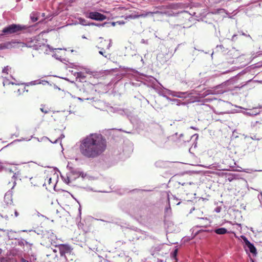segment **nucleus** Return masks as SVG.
Returning <instances> with one entry per match:
<instances>
[{
  "instance_id": "4468645a",
  "label": "nucleus",
  "mask_w": 262,
  "mask_h": 262,
  "mask_svg": "<svg viewBox=\"0 0 262 262\" xmlns=\"http://www.w3.org/2000/svg\"><path fill=\"white\" fill-rule=\"evenodd\" d=\"M214 232L217 234H225L227 233V230L225 228H220L215 229Z\"/></svg>"
},
{
  "instance_id": "aec40b11",
  "label": "nucleus",
  "mask_w": 262,
  "mask_h": 262,
  "mask_svg": "<svg viewBox=\"0 0 262 262\" xmlns=\"http://www.w3.org/2000/svg\"><path fill=\"white\" fill-rule=\"evenodd\" d=\"M99 54H100L101 55H102V56H103L104 57H105V58H107L108 55H109L110 54H106V51H104V50H100L99 51Z\"/></svg>"
},
{
  "instance_id": "7ed1b4c3",
  "label": "nucleus",
  "mask_w": 262,
  "mask_h": 262,
  "mask_svg": "<svg viewBox=\"0 0 262 262\" xmlns=\"http://www.w3.org/2000/svg\"><path fill=\"white\" fill-rule=\"evenodd\" d=\"M29 28V27L26 25L13 24L4 28L2 30V32L5 35L18 34L27 30Z\"/></svg>"
},
{
  "instance_id": "f3484780",
  "label": "nucleus",
  "mask_w": 262,
  "mask_h": 262,
  "mask_svg": "<svg viewBox=\"0 0 262 262\" xmlns=\"http://www.w3.org/2000/svg\"><path fill=\"white\" fill-rule=\"evenodd\" d=\"M78 20H79V23L82 25L86 26V25H90V24L88 23L87 20L84 18L80 17V18H78Z\"/></svg>"
},
{
  "instance_id": "39448f33",
  "label": "nucleus",
  "mask_w": 262,
  "mask_h": 262,
  "mask_svg": "<svg viewBox=\"0 0 262 262\" xmlns=\"http://www.w3.org/2000/svg\"><path fill=\"white\" fill-rule=\"evenodd\" d=\"M1 216L6 219H9L13 216V206H5V204L2 205Z\"/></svg>"
},
{
  "instance_id": "0eeeda50",
  "label": "nucleus",
  "mask_w": 262,
  "mask_h": 262,
  "mask_svg": "<svg viewBox=\"0 0 262 262\" xmlns=\"http://www.w3.org/2000/svg\"><path fill=\"white\" fill-rule=\"evenodd\" d=\"M86 17L95 20L102 21L106 18V16L98 12H91L86 15Z\"/></svg>"
},
{
  "instance_id": "2eb2a0df",
  "label": "nucleus",
  "mask_w": 262,
  "mask_h": 262,
  "mask_svg": "<svg viewBox=\"0 0 262 262\" xmlns=\"http://www.w3.org/2000/svg\"><path fill=\"white\" fill-rule=\"evenodd\" d=\"M247 246L249 248V250L251 253L254 255H255L257 253L256 248L254 247L253 244L250 243L248 245H247Z\"/></svg>"
},
{
  "instance_id": "f8f14e48",
  "label": "nucleus",
  "mask_w": 262,
  "mask_h": 262,
  "mask_svg": "<svg viewBox=\"0 0 262 262\" xmlns=\"http://www.w3.org/2000/svg\"><path fill=\"white\" fill-rule=\"evenodd\" d=\"M40 110L44 114H49L52 112L51 108L46 105H41Z\"/></svg>"
},
{
  "instance_id": "9d476101",
  "label": "nucleus",
  "mask_w": 262,
  "mask_h": 262,
  "mask_svg": "<svg viewBox=\"0 0 262 262\" xmlns=\"http://www.w3.org/2000/svg\"><path fill=\"white\" fill-rule=\"evenodd\" d=\"M4 202V203L3 204H5V206H13L12 194L11 193L7 192L5 194Z\"/></svg>"
},
{
  "instance_id": "9b49d317",
  "label": "nucleus",
  "mask_w": 262,
  "mask_h": 262,
  "mask_svg": "<svg viewBox=\"0 0 262 262\" xmlns=\"http://www.w3.org/2000/svg\"><path fill=\"white\" fill-rule=\"evenodd\" d=\"M31 183L34 186H40L43 185V179L38 177H35L30 179Z\"/></svg>"
},
{
  "instance_id": "1a4fd4ad",
  "label": "nucleus",
  "mask_w": 262,
  "mask_h": 262,
  "mask_svg": "<svg viewBox=\"0 0 262 262\" xmlns=\"http://www.w3.org/2000/svg\"><path fill=\"white\" fill-rule=\"evenodd\" d=\"M44 44L36 38H33L29 42H28V46L33 48L35 50H38Z\"/></svg>"
},
{
  "instance_id": "6e6552de",
  "label": "nucleus",
  "mask_w": 262,
  "mask_h": 262,
  "mask_svg": "<svg viewBox=\"0 0 262 262\" xmlns=\"http://www.w3.org/2000/svg\"><path fill=\"white\" fill-rule=\"evenodd\" d=\"M59 251L60 256H65L66 254L70 253L72 249L68 245L61 244L59 246Z\"/></svg>"
},
{
  "instance_id": "f257e3e1",
  "label": "nucleus",
  "mask_w": 262,
  "mask_h": 262,
  "mask_svg": "<svg viewBox=\"0 0 262 262\" xmlns=\"http://www.w3.org/2000/svg\"><path fill=\"white\" fill-rule=\"evenodd\" d=\"M107 146V142L104 136L99 133H92L81 141L79 150L84 157L94 159L102 155Z\"/></svg>"
},
{
  "instance_id": "412c9836",
  "label": "nucleus",
  "mask_w": 262,
  "mask_h": 262,
  "mask_svg": "<svg viewBox=\"0 0 262 262\" xmlns=\"http://www.w3.org/2000/svg\"><path fill=\"white\" fill-rule=\"evenodd\" d=\"M241 237L243 239L246 246L250 243V242L248 240L246 236L242 235L241 236Z\"/></svg>"
},
{
  "instance_id": "5701e85b",
  "label": "nucleus",
  "mask_w": 262,
  "mask_h": 262,
  "mask_svg": "<svg viewBox=\"0 0 262 262\" xmlns=\"http://www.w3.org/2000/svg\"><path fill=\"white\" fill-rule=\"evenodd\" d=\"M13 213H14V214H15V217L18 216V215H19V214H18V212H17L15 209H14V212H13Z\"/></svg>"
},
{
  "instance_id": "423d86ee",
  "label": "nucleus",
  "mask_w": 262,
  "mask_h": 262,
  "mask_svg": "<svg viewBox=\"0 0 262 262\" xmlns=\"http://www.w3.org/2000/svg\"><path fill=\"white\" fill-rule=\"evenodd\" d=\"M111 46L112 42L110 39H104L101 38L98 43L97 48L100 49V50H104L105 51L109 49Z\"/></svg>"
},
{
  "instance_id": "20e7f679",
  "label": "nucleus",
  "mask_w": 262,
  "mask_h": 262,
  "mask_svg": "<svg viewBox=\"0 0 262 262\" xmlns=\"http://www.w3.org/2000/svg\"><path fill=\"white\" fill-rule=\"evenodd\" d=\"M58 175L56 173L48 174L43 180V185L49 189L54 188L57 182Z\"/></svg>"
},
{
  "instance_id": "4be33fe9",
  "label": "nucleus",
  "mask_w": 262,
  "mask_h": 262,
  "mask_svg": "<svg viewBox=\"0 0 262 262\" xmlns=\"http://www.w3.org/2000/svg\"><path fill=\"white\" fill-rule=\"evenodd\" d=\"M77 77L82 79L85 78V74L82 72H78Z\"/></svg>"
},
{
  "instance_id": "a211bd4d",
  "label": "nucleus",
  "mask_w": 262,
  "mask_h": 262,
  "mask_svg": "<svg viewBox=\"0 0 262 262\" xmlns=\"http://www.w3.org/2000/svg\"><path fill=\"white\" fill-rule=\"evenodd\" d=\"M10 45V43L9 42L1 43V44H0V49H4L7 48Z\"/></svg>"
},
{
  "instance_id": "dca6fc26",
  "label": "nucleus",
  "mask_w": 262,
  "mask_h": 262,
  "mask_svg": "<svg viewBox=\"0 0 262 262\" xmlns=\"http://www.w3.org/2000/svg\"><path fill=\"white\" fill-rule=\"evenodd\" d=\"M30 18L33 22H35L38 20V18L37 13L33 12L30 15Z\"/></svg>"
},
{
  "instance_id": "393cba45",
  "label": "nucleus",
  "mask_w": 262,
  "mask_h": 262,
  "mask_svg": "<svg viewBox=\"0 0 262 262\" xmlns=\"http://www.w3.org/2000/svg\"><path fill=\"white\" fill-rule=\"evenodd\" d=\"M2 249L0 248V254L2 253Z\"/></svg>"
},
{
  "instance_id": "b1692460",
  "label": "nucleus",
  "mask_w": 262,
  "mask_h": 262,
  "mask_svg": "<svg viewBox=\"0 0 262 262\" xmlns=\"http://www.w3.org/2000/svg\"><path fill=\"white\" fill-rule=\"evenodd\" d=\"M117 23H118L119 24H124V22H121V21H117Z\"/></svg>"
},
{
  "instance_id": "6ab92c4d",
  "label": "nucleus",
  "mask_w": 262,
  "mask_h": 262,
  "mask_svg": "<svg viewBox=\"0 0 262 262\" xmlns=\"http://www.w3.org/2000/svg\"><path fill=\"white\" fill-rule=\"evenodd\" d=\"M178 254V249H175L173 253L171 254V257L173 258L174 259H176L175 262H177V255Z\"/></svg>"
},
{
  "instance_id": "f03ea898",
  "label": "nucleus",
  "mask_w": 262,
  "mask_h": 262,
  "mask_svg": "<svg viewBox=\"0 0 262 262\" xmlns=\"http://www.w3.org/2000/svg\"><path fill=\"white\" fill-rule=\"evenodd\" d=\"M3 85L4 86H7L8 89L13 92L17 96L23 95L25 92H28V90L26 89V86L23 84H15L6 80L3 82Z\"/></svg>"
},
{
  "instance_id": "ddd939ff",
  "label": "nucleus",
  "mask_w": 262,
  "mask_h": 262,
  "mask_svg": "<svg viewBox=\"0 0 262 262\" xmlns=\"http://www.w3.org/2000/svg\"><path fill=\"white\" fill-rule=\"evenodd\" d=\"M11 67H9V66H7L6 67H5L3 69L2 73L4 74V75L7 76L8 74H11Z\"/></svg>"
}]
</instances>
